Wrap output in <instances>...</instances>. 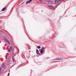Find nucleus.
Here are the masks:
<instances>
[{"instance_id":"f257e3e1","label":"nucleus","mask_w":76,"mask_h":76,"mask_svg":"<svg viewBox=\"0 0 76 76\" xmlns=\"http://www.w3.org/2000/svg\"><path fill=\"white\" fill-rule=\"evenodd\" d=\"M4 41H6V42H7L9 44H10V42H9V41H8V40H7V39L4 38Z\"/></svg>"},{"instance_id":"f03ea898","label":"nucleus","mask_w":76,"mask_h":76,"mask_svg":"<svg viewBox=\"0 0 76 76\" xmlns=\"http://www.w3.org/2000/svg\"><path fill=\"white\" fill-rule=\"evenodd\" d=\"M53 1H50L49 0V1H48V3H49V4H51L53 3Z\"/></svg>"},{"instance_id":"7ed1b4c3","label":"nucleus","mask_w":76,"mask_h":76,"mask_svg":"<svg viewBox=\"0 0 76 76\" xmlns=\"http://www.w3.org/2000/svg\"><path fill=\"white\" fill-rule=\"evenodd\" d=\"M1 66H2V68H4V67L5 66L4 64L3 63V64H2L1 65Z\"/></svg>"},{"instance_id":"20e7f679","label":"nucleus","mask_w":76,"mask_h":76,"mask_svg":"<svg viewBox=\"0 0 76 76\" xmlns=\"http://www.w3.org/2000/svg\"><path fill=\"white\" fill-rule=\"evenodd\" d=\"M39 51H38V50L37 49L36 50V53L37 54H39V53H38Z\"/></svg>"},{"instance_id":"39448f33","label":"nucleus","mask_w":76,"mask_h":76,"mask_svg":"<svg viewBox=\"0 0 76 76\" xmlns=\"http://www.w3.org/2000/svg\"><path fill=\"white\" fill-rule=\"evenodd\" d=\"M6 10V8L4 7L1 10V11H4Z\"/></svg>"},{"instance_id":"423d86ee","label":"nucleus","mask_w":76,"mask_h":76,"mask_svg":"<svg viewBox=\"0 0 76 76\" xmlns=\"http://www.w3.org/2000/svg\"><path fill=\"white\" fill-rule=\"evenodd\" d=\"M55 4H57V3H58V0L55 1Z\"/></svg>"},{"instance_id":"0eeeda50","label":"nucleus","mask_w":76,"mask_h":76,"mask_svg":"<svg viewBox=\"0 0 76 76\" xmlns=\"http://www.w3.org/2000/svg\"><path fill=\"white\" fill-rule=\"evenodd\" d=\"M42 50H43V51H45V48L42 47Z\"/></svg>"},{"instance_id":"6e6552de","label":"nucleus","mask_w":76,"mask_h":76,"mask_svg":"<svg viewBox=\"0 0 76 76\" xmlns=\"http://www.w3.org/2000/svg\"><path fill=\"white\" fill-rule=\"evenodd\" d=\"M49 7H53V5H51L49 6Z\"/></svg>"},{"instance_id":"1a4fd4ad","label":"nucleus","mask_w":76,"mask_h":76,"mask_svg":"<svg viewBox=\"0 0 76 76\" xmlns=\"http://www.w3.org/2000/svg\"><path fill=\"white\" fill-rule=\"evenodd\" d=\"M37 48H38V49H40V48H41V46H37Z\"/></svg>"},{"instance_id":"9d476101","label":"nucleus","mask_w":76,"mask_h":76,"mask_svg":"<svg viewBox=\"0 0 76 76\" xmlns=\"http://www.w3.org/2000/svg\"><path fill=\"white\" fill-rule=\"evenodd\" d=\"M43 50H40V53H41V54H42V53H43Z\"/></svg>"},{"instance_id":"9b49d317","label":"nucleus","mask_w":76,"mask_h":76,"mask_svg":"<svg viewBox=\"0 0 76 76\" xmlns=\"http://www.w3.org/2000/svg\"><path fill=\"white\" fill-rule=\"evenodd\" d=\"M12 60H13V62H15V59H14L13 57H12Z\"/></svg>"},{"instance_id":"f8f14e48","label":"nucleus","mask_w":76,"mask_h":76,"mask_svg":"<svg viewBox=\"0 0 76 76\" xmlns=\"http://www.w3.org/2000/svg\"><path fill=\"white\" fill-rule=\"evenodd\" d=\"M56 59L57 60H61V58H56Z\"/></svg>"},{"instance_id":"ddd939ff","label":"nucleus","mask_w":76,"mask_h":76,"mask_svg":"<svg viewBox=\"0 0 76 76\" xmlns=\"http://www.w3.org/2000/svg\"><path fill=\"white\" fill-rule=\"evenodd\" d=\"M50 0H44V1L45 2H47V1H49Z\"/></svg>"},{"instance_id":"4468645a","label":"nucleus","mask_w":76,"mask_h":76,"mask_svg":"<svg viewBox=\"0 0 76 76\" xmlns=\"http://www.w3.org/2000/svg\"><path fill=\"white\" fill-rule=\"evenodd\" d=\"M28 3H29V2L28 1H27L26 2V4H28Z\"/></svg>"},{"instance_id":"2eb2a0df","label":"nucleus","mask_w":76,"mask_h":76,"mask_svg":"<svg viewBox=\"0 0 76 76\" xmlns=\"http://www.w3.org/2000/svg\"><path fill=\"white\" fill-rule=\"evenodd\" d=\"M32 1V0H29V1H28L29 3H31V1Z\"/></svg>"},{"instance_id":"dca6fc26","label":"nucleus","mask_w":76,"mask_h":76,"mask_svg":"<svg viewBox=\"0 0 76 76\" xmlns=\"http://www.w3.org/2000/svg\"><path fill=\"white\" fill-rule=\"evenodd\" d=\"M7 51H9V53L10 52V48L9 50H8Z\"/></svg>"},{"instance_id":"f3484780","label":"nucleus","mask_w":76,"mask_h":76,"mask_svg":"<svg viewBox=\"0 0 76 76\" xmlns=\"http://www.w3.org/2000/svg\"><path fill=\"white\" fill-rule=\"evenodd\" d=\"M1 67L0 68V73L1 72Z\"/></svg>"},{"instance_id":"a211bd4d","label":"nucleus","mask_w":76,"mask_h":76,"mask_svg":"<svg viewBox=\"0 0 76 76\" xmlns=\"http://www.w3.org/2000/svg\"><path fill=\"white\" fill-rule=\"evenodd\" d=\"M10 50H12V46H10Z\"/></svg>"},{"instance_id":"6ab92c4d","label":"nucleus","mask_w":76,"mask_h":76,"mask_svg":"<svg viewBox=\"0 0 76 76\" xmlns=\"http://www.w3.org/2000/svg\"><path fill=\"white\" fill-rule=\"evenodd\" d=\"M39 1H41V2H42V0H39Z\"/></svg>"},{"instance_id":"aec40b11","label":"nucleus","mask_w":76,"mask_h":76,"mask_svg":"<svg viewBox=\"0 0 76 76\" xmlns=\"http://www.w3.org/2000/svg\"><path fill=\"white\" fill-rule=\"evenodd\" d=\"M9 75H10V74L9 73L8 74V76H9Z\"/></svg>"},{"instance_id":"412c9836","label":"nucleus","mask_w":76,"mask_h":76,"mask_svg":"<svg viewBox=\"0 0 76 76\" xmlns=\"http://www.w3.org/2000/svg\"><path fill=\"white\" fill-rule=\"evenodd\" d=\"M61 0H59V1H61Z\"/></svg>"},{"instance_id":"4be33fe9","label":"nucleus","mask_w":76,"mask_h":76,"mask_svg":"<svg viewBox=\"0 0 76 76\" xmlns=\"http://www.w3.org/2000/svg\"><path fill=\"white\" fill-rule=\"evenodd\" d=\"M12 54H13V55H14V53H13Z\"/></svg>"},{"instance_id":"5701e85b","label":"nucleus","mask_w":76,"mask_h":76,"mask_svg":"<svg viewBox=\"0 0 76 76\" xmlns=\"http://www.w3.org/2000/svg\"><path fill=\"white\" fill-rule=\"evenodd\" d=\"M9 47V46H7V47Z\"/></svg>"}]
</instances>
